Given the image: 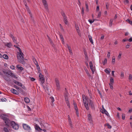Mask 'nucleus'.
<instances>
[{"mask_svg":"<svg viewBox=\"0 0 132 132\" xmlns=\"http://www.w3.org/2000/svg\"><path fill=\"white\" fill-rule=\"evenodd\" d=\"M83 101L85 107H88V106L91 107H94V102L91 99L89 98L87 99L84 95H82Z\"/></svg>","mask_w":132,"mask_h":132,"instance_id":"nucleus-1","label":"nucleus"},{"mask_svg":"<svg viewBox=\"0 0 132 132\" xmlns=\"http://www.w3.org/2000/svg\"><path fill=\"white\" fill-rule=\"evenodd\" d=\"M14 46L17 48L19 51V53L18 52V54L17 55V59L19 62L22 64H24L25 62L24 61V54L21 51L20 48L15 45H14Z\"/></svg>","mask_w":132,"mask_h":132,"instance_id":"nucleus-2","label":"nucleus"},{"mask_svg":"<svg viewBox=\"0 0 132 132\" xmlns=\"http://www.w3.org/2000/svg\"><path fill=\"white\" fill-rule=\"evenodd\" d=\"M0 117L5 124V126L7 127H9L11 121L9 119L8 116L7 115L2 114L1 115Z\"/></svg>","mask_w":132,"mask_h":132,"instance_id":"nucleus-3","label":"nucleus"},{"mask_svg":"<svg viewBox=\"0 0 132 132\" xmlns=\"http://www.w3.org/2000/svg\"><path fill=\"white\" fill-rule=\"evenodd\" d=\"M11 125L12 127L14 129L17 130L19 128V125L18 124L16 123L14 121H11Z\"/></svg>","mask_w":132,"mask_h":132,"instance_id":"nucleus-4","label":"nucleus"},{"mask_svg":"<svg viewBox=\"0 0 132 132\" xmlns=\"http://www.w3.org/2000/svg\"><path fill=\"white\" fill-rule=\"evenodd\" d=\"M69 93L68 92H65L64 94V97L65 101L68 107H70L69 101L68 100Z\"/></svg>","mask_w":132,"mask_h":132,"instance_id":"nucleus-5","label":"nucleus"},{"mask_svg":"<svg viewBox=\"0 0 132 132\" xmlns=\"http://www.w3.org/2000/svg\"><path fill=\"white\" fill-rule=\"evenodd\" d=\"M22 126L24 130L28 131L31 130V129L30 127L27 124L23 123L22 125Z\"/></svg>","mask_w":132,"mask_h":132,"instance_id":"nucleus-6","label":"nucleus"},{"mask_svg":"<svg viewBox=\"0 0 132 132\" xmlns=\"http://www.w3.org/2000/svg\"><path fill=\"white\" fill-rule=\"evenodd\" d=\"M55 81L56 83V85L57 87L56 89L57 90H59L60 89V84L58 78H56L55 79Z\"/></svg>","mask_w":132,"mask_h":132,"instance_id":"nucleus-7","label":"nucleus"},{"mask_svg":"<svg viewBox=\"0 0 132 132\" xmlns=\"http://www.w3.org/2000/svg\"><path fill=\"white\" fill-rule=\"evenodd\" d=\"M39 77L40 81L42 82V84H43L45 82V79L44 76L41 73H40L39 75Z\"/></svg>","mask_w":132,"mask_h":132,"instance_id":"nucleus-8","label":"nucleus"},{"mask_svg":"<svg viewBox=\"0 0 132 132\" xmlns=\"http://www.w3.org/2000/svg\"><path fill=\"white\" fill-rule=\"evenodd\" d=\"M100 111L102 113H104L108 116L109 115L108 113L106 110L104 109V108H102L100 109Z\"/></svg>","mask_w":132,"mask_h":132,"instance_id":"nucleus-9","label":"nucleus"},{"mask_svg":"<svg viewBox=\"0 0 132 132\" xmlns=\"http://www.w3.org/2000/svg\"><path fill=\"white\" fill-rule=\"evenodd\" d=\"M4 79L8 81H11V79L10 78V77L9 76H6L4 75L3 76Z\"/></svg>","mask_w":132,"mask_h":132,"instance_id":"nucleus-10","label":"nucleus"},{"mask_svg":"<svg viewBox=\"0 0 132 132\" xmlns=\"http://www.w3.org/2000/svg\"><path fill=\"white\" fill-rule=\"evenodd\" d=\"M12 93L16 95H18L19 94V92L16 90L12 88L11 90Z\"/></svg>","mask_w":132,"mask_h":132,"instance_id":"nucleus-11","label":"nucleus"},{"mask_svg":"<svg viewBox=\"0 0 132 132\" xmlns=\"http://www.w3.org/2000/svg\"><path fill=\"white\" fill-rule=\"evenodd\" d=\"M6 74L10 75L12 77H14V78H17V77H16V76H15L14 74L12 72H10V73H9L8 72H6Z\"/></svg>","mask_w":132,"mask_h":132,"instance_id":"nucleus-12","label":"nucleus"},{"mask_svg":"<svg viewBox=\"0 0 132 132\" xmlns=\"http://www.w3.org/2000/svg\"><path fill=\"white\" fill-rule=\"evenodd\" d=\"M84 69L86 73H87V76H88L89 78H90L92 77L91 75L89 73L88 70L86 69V67H85L84 68Z\"/></svg>","mask_w":132,"mask_h":132,"instance_id":"nucleus-13","label":"nucleus"},{"mask_svg":"<svg viewBox=\"0 0 132 132\" xmlns=\"http://www.w3.org/2000/svg\"><path fill=\"white\" fill-rule=\"evenodd\" d=\"M43 5L44 6L45 8L46 9L47 12H49V10L48 7V5L47 2L44 3L43 4Z\"/></svg>","mask_w":132,"mask_h":132,"instance_id":"nucleus-14","label":"nucleus"},{"mask_svg":"<svg viewBox=\"0 0 132 132\" xmlns=\"http://www.w3.org/2000/svg\"><path fill=\"white\" fill-rule=\"evenodd\" d=\"M47 36L48 38L49 41L50 42L51 45H52V46L53 47H54V44H53L52 40L48 35H47Z\"/></svg>","mask_w":132,"mask_h":132,"instance_id":"nucleus-15","label":"nucleus"},{"mask_svg":"<svg viewBox=\"0 0 132 132\" xmlns=\"http://www.w3.org/2000/svg\"><path fill=\"white\" fill-rule=\"evenodd\" d=\"M61 14L63 17L64 20L67 19V16H66L65 13L63 11L61 12Z\"/></svg>","mask_w":132,"mask_h":132,"instance_id":"nucleus-16","label":"nucleus"},{"mask_svg":"<svg viewBox=\"0 0 132 132\" xmlns=\"http://www.w3.org/2000/svg\"><path fill=\"white\" fill-rule=\"evenodd\" d=\"M88 37L89 39V40L92 44H93V40L92 39V37L90 35H88Z\"/></svg>","mask_w":132,"mask_h":132,"instance_id":"nucleus-17","label":"nucleus"},{"mask_svg":"<svg viewBox=\"0 0 132 132\" xmlns=\"http://www.w3.org/2000/svg\"><path fill=\"white\" fill-rule=\"evenodd\" d=\"M33 59L34 62L36 65L37 67L38 66H39L36 59H35L34 57H33Z\"/></svg>","mask_w":132,"mask_h":132,"instance_id":"nucleus-18","label":"nucleus"},{"mask_svg":"<svg viewBox=\"0 0 132 132\" xmlns=\"http://www.w3.org/2000/svg\"><path fill=\"white\" fill-rule=\"evenodd\" d=\"M88 119L90 121H92V117L91 116V115L90 114H88Z\"/></svg>","mask_w":132,"mask_h":132,"instance_id":"nucleus-19","label":"nucleus"},{"mask_svg":"<svg viewBox=\"0 0 132 132\" xmlns=\"http://www.w3.org/2000/svg\"><path fill=\"white\" fill-rule=\"evenodd\" d=\"M18 92H19L20 93H22V94L24 93V91L21 88L19 87L18 88Z\"/></svg>","mask_w":132,"mask_h":132,"instance_id":"nucleus-20","label":"nucleus"},{"mask_svg":"<svg viewBox=\"0 0 132 132\" xmlns=\"http://www.w3.org/2000/svg\"><path fill=\"white\" fill-rule=\"evenodd\" d=\"M85 4L86 11L88 12L89 11L88 6L86 1L85 2Z\"/></svg>","mask_w":132,"mask_h":132,"instance_id":"nucleus-21","label":"nucleus"},{"mask_svg":"<svg viewBox=\"0 0 132 132\" xmlns=\"http://www.w3.org/2000/svg\"><path fill=\"white\" fill-rule=\"evenodd\" d=\"M60 36L61 39V41L62 42V44H64V38L62 35L61 34H60Z\"/></svg>","mask_w":132,"mask_h":132,"instance_id":"nucleus-22","label":"nucleus"},{"mask_svg":"<svg viewBox=\"0 0 132 132\" xmlns=\"http://www.w3.org/2000/svg\"><path fill=\"white\" fill-rule=\"evenodd\" d=\"M75 27L77 32L78 33V34L79 35V34H80V33H79L80 31L78 26L76 24L75 25Z\"/></svg>","mask_w":132,"mask_h":132,"instance_id":"nucleus-23","label":"nucleus"},{"mask_svg":"<svg viewBox=\"0 0 132 132\" xmlns=\"http://www.w3.org/2000/svg\"><path fill=\"white\" fill-rule=\"evenodd\" d=\"M16 67L21 71H22L23 69V68L21 67H20V65L18 64L16 66Z\"/></svg>","mask_w":132,"mask_h":132,"instance_id":"nucleus-24","label":"nucleus"},{"mask_svg":"<svg viewBox=\"0 0 132 132\" xmlns=\"http://www.w3.org/2000/svg\"><path fill=\"white\" fill-rule=\"evenodd\" d=\"M2 57L4 59H6L7 60L9 59V57L8 56V55L6 54H4L3 55Z\"/></svg>","mask_w":132,"mask_h":132,"instance_id":"nucleus-25","label":"nucleus"},{"mask_svg":"<svg viewBox=\"0 0 132 132\" xmlns=\"http://www.w3.org/2000/svg\"><path fill=\"white\" fill-rule=\"evenodd\" d=\"M24 101L26 103H29L30 100L29 99L28 97H26L24 98Z\"/></svg>","mask_w":132,"mask_h":132,"instance_id":"nucleus-26","label":"nucleus"},{"mask_svg":"<svg viewBox=\"0 0 132 132\" xmlns=\"http://www.w3.org/2000/svg\"><path fill=\"white\" fill-rule=\"evenodd\" d=\"M67 46L69 50V51L70 52V53H72V51L71 49V47L70 46H69L67 44Z\"/></svg>","mask_w":132,"mask_h":132,"instance_id":"nucleus-27","label":"nucleus"},{"mask_svg":"<svg viewBox=\"0 0 132 132\" xmlns=\"http://www.w3.org/2000/svg\"><path fill=\"white\" fill-rule=\"evenodd\" d=\"M5 46L9 48H10L12 46V44L11 43H9L5 44Z\"/></svg>","mask_w":132,"mask_h":132,"instance_id":"nucleus-28","label":"nucleus"},{"mask_svg":"<svg viewBox=\"0 0 132 132\" xmlns=\"http://www.w3.org/2000/svg\"><path fill=\"white\" fill-rule=\"evenodd\" d=\"M75 109L76 111V112L77 116L78 117L79 116V114L78 108H75Z\"/></svg>","mask_w":132,"mask_h":132,"instance_id":"nucleus-29","label":"nucleus"},{"mask_svg":"<svg viewBox=\"0 0 132 132\" xmlns=\"http://www.w3.org/2000/svg\"><path fill=\"white\" fill-rule=\"evenodd\" d=\"M114 82L113 79L112 77H111L110 78V82L109 84H113Z\"/></svg>","mask_w":132,"mask_h":132,"instance_id":"nucleus-30","label":"nucleus"},{"mask_svg":"<svg viewBox=\"0 0 132 132\" xmlns=\"http://www.w3.org/2000/svg\"><path fill=\"white\" fill-rule=\"evenodd\" d=\"M115 62V58L114 56H113L112 57V62L113 64H114Z\"/></svg>","mask_w":132,"mask_h":132,"instance_id":"nucleus-31","label":"nucleus"},{"mask_svg":"<svg viewBox=\"0 0 132 132\" xmlns=\"http://www.w3.org/2000/svg\"><path fill=\"white\" fill-rule=\"evenodd\" d=\"M3 130L5 132H9L8 129H7V128L4 127L3 128Z\"/></svg>","mask_w":132,"mask_h":132,"instance_id":"nucleus-32","label":"nucleus"},{"mask_svg":"<svg viewBox=\"0 0 132 132\" xmlns=\"http://www.w3.org/2000/svg\"><path fill=\"white\" fill-rule=\"evenodd\" d=\"M126 21L128 22L129 24L132 25V21H131L129 19H127Z\"/></svg>","mask_w":132,"mask_h":132,"instance_id":"nucleus-33","label":"nucleus"},{"mask_svg":"<svg viewBox=\"0 0 132 132\" xmlns=\"http://www.w3.org/2000/svg\"><path fill=\"white\" fill-rule=\"evenodd\" d=\"M113 20L112 19H111L110 20L109 25L111 27L112 25Z\"/></svg>","mask_w":132,"mask_h":132,"instance_id":"nucleus-34","label":"nucleus"},{"mask_svg":"<svg viewBox=\"0 0 132 132\" xmlns=\"http://www.w3.org/2000/svg\"><path fill=\"white\" fill-rule=\"evenodd\" d=\"M107 62V60L106 59H105L104 62H103V65H105V64Z\"/></svg>","mask_w":132,"mask_h":132,"instance_id":"nucleus-35","label":"nucleus"},{"mask_svg":"<svg viewBox=\"0 0 132 132\" xmlns=\"http://www.w3.org/2000/svg\"><path fill=\"white\" fill-rule=\"evenodd\" d=\"M16 83V84L17 85H18L19 86H22V84L21 83L18 82V81H17V82Z\"/></svg>","mask_w":132,"mask_h":132,"instance_id":"nucleus-36","label":"nucleus"},{"mask_svg":"<svg viewBox=\"0 0 132 132\" xmlns=\"http://www.w3.org/2000/svg\"><path fill=\"white\" fill-rule=\"evenodd\" d=\"M132 76L131 74H129V76L128 79L129 80H132Z\"/></svg>","mask_w":132,"mask_h":132,"instance_id":"nucleus-37","label":"nucleus"},{"mask_svg":"<svg viewBox=\"0 0 132 132\" xmlns=\"http://www.w3.org/2000/svg\"><path fill=\"white\" fill-rule=\"evenodd\" d=\"M37 69L38 70V71L39 73H40V68L39 66H37Z\"/></svg>","mask_w":132,"mask_h":132,"instance_id":"nucleus-38","label":"nucleus"},{"mask_svg":"<svg viewBox=\"0 0 132 132\" xmlns=\"http://www.w3.org/2000/svg\"><path fill=\"white\" fill-rule=\"evenodd\" d=\"M104 71L105 72L108 73H109L110 72V71L108 70L107 69H105Z\"/></svg>","mask_w":132,"mask_h":132,"instance_id":"nucleus-39","label":"nucleus"},{"mask_svg":"<svg viewBox=\"0 0 132 132\" xmlns=\"http://www.w3.org/2000/svg\"><path fill=\"white\" fill-rule=\"evenodd\" d=\"M92 71V73L93 74L94 73V72L95 71V69L94 68H93V67L92 68V69H91Z\"/></svg>","mask_w":132,"mask_h":132,"instance_id":"nucleus-40","label":"nucleus"},{"mask_svg":"<svg viewBox=\"0 0 132 132\" xmlns=\"http://www.w3.org/2000/svg\"><path fill=\"white\" fill-rule=\"evenodd\" d=\"M84 9L83 7H82V13H81L82 15H84Z\"/></svg>","mask_w":132,"mask_h":132,"instance_id":"nucleus-41","label":"nucleus"},{"mask_svg":"<svg viewBox=\"0 0 132 132\" xmlns=\"http://www.w3.org/2000/svg\"><path fill=\"white\" fill-rule=\"evenodd\" d=\"M69 123L70 125V127L71 128H72V122L71 121H69Z\"/></svg>","mask_w":132,"mask_h":132,"instance_id":"nucleus-42","label":"nucleus"},{"mask_svg":"<svg viewBox=\"0 0 132 132\" xmlns=\"http://www.w3.org/2000/svg\"><path fill=\"white\" fill-rule=\"evenodd\" d=\"M50 98L51 100V102L53 103L54 101V98L52 96L50 97Z\"/></svg>","mask_w":132,"mask_h":132,"instance_id":"nucleus-43","label":"nucleus"},{"mask_svg":"<svg viewBox=\"0 0 132 132\" xmlns=\"http://www.w3.org/2000/svg\"><path fill=\"white\" fill-rule=\"evenodd\" d=\"M60 28L61 30L63 31H64V29L62 26L60 24Z\"/></svg>","mask_w":132,"mask_h":132,"instance_id":"nucleus-44","label":"nucleus"},{"mask_svg":"<svg viewBox=\"0 0 132 132\" xmlns=\"http://www.w3.org/2000/svg\"><path fill=\"white\" fill-rule=\"evenodd\" d=\"M109 84L110 85V88L111 89H113V84Z\"/></svg>","mask_w":132,"mask_h":132,"instance_id":"nucleus-45","label":"nucleus"},{"mask_svg":"<svg viewBox=\"0 0 132 132\" xmlns=\"http://www.w3.org/2000/svg\"><path fill=\"white\" fill-rule=\"evenodd\" d=\"M88 21L89 22V23L91 24L92 23L94 22V20H92L90 19H89L88 20Z\"/></svg>","mask_w":132,"mask_h":132,"instance_id":"nucleus-46","label":"nucleus"},{"mask_svg":"<svg viewBox=\"0 0 132 132\" xmlns=\"http://www.w3.org/2000/svg\"><path fill=\"white\" fill-rule=\"evenodd\" d=\"M107 126H108V128L109 129H111L112 128V126L109 125V123H107Z\"/></svg>","mask_w":132,"mask_h":132,"instance_id":"nucleus-47","label":"nucleus"},{"mask_svg":"<svg viewBox=\"0 0 132 132\" xmlns=\"http://www.w3.org/2000/svg\"><path fill=\"white\" fill-rule=\"evenodd\" d=\"M64 22L65 24H67L68 21L67 19L64 20Z\"/></svg>","mask_w":132,"mask_h":132,"instance_id":"nucleus-48","label":"nucleus"},{"mask_svg":"<svg viewBox=\"0 0 132 132\" xmlns=\"http://www.w3.org/2000/svg\"><path fill=\"white\" fill-rule=\"evenodd\" d=\"M73 102L74 107H77L76 103L74 101Z\"/></svg>","mask_w":132,"mask_h":132,"instance_id":"nucleus-49","label":"nucleus"},{"mask_svg":"<svg viewBox=\"0 0 132 132\" xmlns=\"http://www.w3.org/2000/svg\"><path fill=\"white\" fill-rule=\"evenodd\" d=\"M1 100L2 102H6L7 101V99L5 98H4L3 99H1Z\"/></svg>","mask_w":132,"mask_h":132,"instance_id":"nucleus-50","label":"nucleus"},{"mask_svg":"<svg viewBox=\"0 0 132 132\" xmlns=\"http://www.w3.org/2000/svg\"><path fill=\"white\" fill-rule=\"evenodd\" d=\"M122 119L123 120H124L125 118V114H122Z\"/></svg>","mask_w":132,"mask_h":132,"instance_id":"nucleus-51","label":"nucleus"},{"mask_svg":"<svg viewBox=\"0 0 132 132\" xmlns=\"http://www.w3.org/2000/svg\"><path fill=\"white\" fill-rule=\"evenodd\" d=\"M10 68L12 70L14 69H15V67L14 66L12 65L10 67Z\"/></svg>","mask_w":132,"mask_h":132,"instance_id":"nucleus-52","label":"nucleus"},{"mask_svg":"<svg viewBox=\"0 0 132 132\" xmlns=\"http://www.w3.org/2000/svg\"><path fill=\"white\" fill-rule=\"evenodd\" d=\"M129 44H130V43H129L126 45V48H129V46H130V45H129Z\"/></svg>","mask_w":132,"mask_h":132,"instance_id":"nucleus-53","label":"nucleus"},{"mask_svg":"<svg viewBox=\"0 0 132 132\" xmlns=\"http://www.w3.org/2000/svg\"><path fill=\"white\" fill-rule=\"evenodd\" d=\"M30 80L32 81H34L35 80V79L33 77L31 78L30 77Z\"/></svg>","mask_w":132,"mask_h":132,"instance_id":"nucleus-54","label":"nucleus"},{"mask_svg":"<svg viewBox=\"0 0 132 132\" xmlns=\"http://www.w3.org/2000/svg\"><path fill=\"white\" fill-rule=\"evenodd\" d=\"M101 12H100L98 14L97 17L98 18H99L100 17L101 14Z\"/></svg>","mask_w":132,"mask_h":132,"instance_id":"nucleus-55","label":"nucleus"},{"mask_svg":"<svg viewBox=\"0 0 132 132\" xmlns=\"http://www.w3.org/2000/svg\"><path fill=\"white\" fill-rule=\"evenodd\" d=\"M121 54H119L118 56V59H120L121 58Z\"/></svg>","mask_w":132,"mask_h":132,"instance_id":"nucleus-56","label":"nucleus"},{"mask_svg":"<svg viewBox=\"0 0 132 132\" xmlns=\"http://www.w3.org/2000/svg\"><path fill=\"white\" fill-rule=\"evenodd\" d=\"M14 87L15 88H16L17 90H18V88H19V87L17 86L16 85H14Z\"/></svg>","mask_w":132,"mask_h":132,"instance_id":"nucleus-57","label":"nucleus"},{"mask_svg":"<svg viewBox=\"0 0 132 132\" xmlns=\"http://www.w3.org/2000/svg\"><path fill=\"white\" fill-rule=\"evenodd\" d=\"M120 76L122 77H123L124 75L123 73L122 72H121Z\"/></svg>","mask_w":132,"mask_h":132,"instance_id":"nucleus-58","label":"nucleus"},{"mask_svg":"<svg viewBox=\"0 0 132 132\" xmlns=\"http://www.w3.org/2000/svg\"><path fill=\"white\" fill-rule=\"evenodd\" d=\"M85 57L87 61H88V57L87 55H85Z\"/></svg>","mask_w":132,"mask_h":132,"instance_id":"nucleus-59","label":"nucleus"},{"mask_svg":"<svg viewBox=\"0 0 132 132\" xmlns=\"http://www.w3.org/2000/svg\"><path fill=\"white\" fill-rule=\"evenodd\" d=\"M28 108V110H27L28 111V112H29V111H31V110H32V109H30V108Z\"/></svg>","mask_w":132,"mask_h":132,"instance_id":"nucleus-60","label":"nucleus"},{"mask_svg":"<svg viewBox=\"0 0 132 132\" xmlns=\"http://www.w3.org/2000/svg\"><path fill=\"white\" fill-rule=\"evenodd\" d=\"M12 39L14 42H15L16 41V40L15 39L14 37Z\"/></svg>","mask_w":132,"mask_h":132,"instance_id":"nucleus-61","label":"nucleus"},{"mask_svg":"<svg viewBox=\"0 0 132 132\" xmlns=\"http://www.w3.org/2000/svg\"><path fill=\"white\" fill-rule=\"evenodd\" d=\"M109 7V5L108 3H107L106 4V8L107 9H108Z\"/></svg>","mask_w":132,"mask_h":132,"instance_id":"nucleus-62","label":"nucleus"},{"mask_svg":"<svg viewBox=\"0 0 132 132\" xmlns=\"http://www.w3.org/2000/svg\"><path fill=\"white\" fill-rule=\"evenodd\" d=\"M22 88L23 89H26V87L24 86L23 85H22V86H21Z\"/></svg>","mask_w":132,"mask_h":132,"instance_id":"nucleus-63","label":"nucleus"},{"mask_svg":"<svg viewBox=\"0 0 132 132\" xmlns=\"http://www.w3.org/2000/svg\"><path fill=\"white\" fill-rule=\"evenodd\" d=\"M128 40L129 42H131L132 41V37H131Z\"/></svg>","mask_w":132,"mask_h":132,"instance_id":"nucleus-64","label":"nucleus"}]
</instances>
